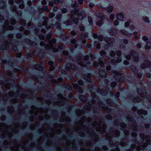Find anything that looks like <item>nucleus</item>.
<instances>
[{
  "label": "nucleus",
  "mask_w": 151,
  "mask_h": 151,
  "mask_svg": "<svg viewBox=\"0 0 151 151\" xmlns=\"http://www.w3.org/2000/svg\"><path fill=\"white\" fill-rule=\"evenodd\" d=\"M94 6V4L93 3L90 2L88 4V6L90 8H93Z\"/></svg>",
  "instance_id": "58"
},
{
  "label": "nucleus",
  "mask_w": 151,
  "mask_h": 151,
  "mask_svg": "<svg viewBox=\"0 0 151 151\" xmlns=\"http://www.w3.org/2000/svg\"><path fill=\"white\" fill-rule=\"evenodd\" d=\"M33 56V53H29L27 54L26 56H24L23 58L27 60L33 61L32 58Z\"/></svg>",
  "instance_id": "10"
},
{
  "label": "nucleus",
  "mask_w": 151,
  "mask_h": 151,
  "mask_svg": "<svg viewBox=\"0 0 151 151\" xmlns=\"http://www.w3.org/2000/svg\"><path fill=\"white\" fill-rule=\"evenodd\" d=\"M55 26L57 28H61V25L60 23L56 22L55 24Z\"/></svg>",
  "instance_id": "53"
},
{
  "label": "nucleus",
  "mask_w": 151,
  "mask_h": 151,
  "mask_svg": "<svg viewBox=\"0 0 151 151\" xmlns=\"http://www.w3.org/2000/svg\"><path fill=\"white\" fill-rule=\"evenodd\" d=\"M60 73L63 75H65L67 74V72L65 70L62 69L60 72Z\"/></svg>",
  "instance_id": "56"
},
{
  "label": "nucleus",
  "mask_w": 151,
  "mask_h": 151,
  "mask_svg": "<svg viewBox=\"0 0 151 151\" xmlns=\"http://www.w3.org/2000/svg\"><path fill=\"white\" fill-rule=\"evenodd\" d=\"M58 7L57 6H54L53 8L52 11L53 12H56L58 11Z\"/></svg>",
  "instance_id": "59"
},
{
  "label": "nucleus",
  "mask_w": 151,
  "mask_h": 151,
  "mask_svg": "<svg viewBox=\"0 0 151 151\" xmlns=\"http://www.w3.org/2000/svg\"><path fill=\"white\" fill-rule=\"evenodd\" d=\"M96 16L100 19H104V14L101 12H96Z\"/></svg>",
  "instance_id": "20"
},
{
  "label": "nucleus",
  "mask_w": 151,
  "mask_h": 151,
  "mask_svg": "<svg viewBox=\"0 0 151 151\" xmlns=\"http://www.w3.org/2000/svg\"><path fill=\"white\" fill-rule=\"evenodd\" d=\"M108 31L110 34L112 36H114L116 35L117 33V30L115 28L109 29Z\"/></svg>",
  "instance_id": "17"
},
{
  "label": "nucleus",
  "mask_w": 151,
  "mask_h": 151,
  "mask_svg": "<svg viewBox=\"0 0 151 151\" xmlns=\"http://www.w3.org/2000/svg\"><path fill=\"white\" fill-rule=\"evenodd\" d=\"M83 55L81 53H80L75 58V60L77 61H80L81 60L83 57Z\"/></svg>",
  "instance_id": "26"
},
{
  "label": "nucleus",
  "mask_w": 151,
  "mask_h": 151,
  "mask_svg": "<svg viewBox=\"0 0 151 151\" xmlns=\"http://www.w3.org/2000/svg\"><path fill=\"white\" fill-rule=\"evenodd\" d=\"M126 119L128 120H129L130 121L132 122L134 124H137L136 122L134 119L133 117L132 116H131L130 119L128 117H127Z\"/></svg>",
  "instance_id": "35"
},
{
  "label": "nucleus",
  "mask_w": 151,
  "mask_h": 151,
  "mask_svg": "<svg viewBox=\"0 0 151 151\" xmlns=\"http://www.w3.org/2000/svg\"><path fill=\"white\" fill-rule=\"evenodd\" d=\"M92 75L91 73H87V76H83V77L85 81L88 83H90L91 78Z\"/></svg>",
  "instance_id": "9"
},
{
  "label": "nucleus",
  "mask_w": 151,
  "mask_h": 151,
  "mask_svg": "<svg viewBox=\"0 0 151 151\" xmlns=\"http://www.w3.org/2000/svg\"><path fill=\"white\" fill-rule=\"evenodd\" d=\"M112 43L111 42H108L107 44H105L104 45L103 47L105 50H107L108 49L109 47L111 46Z\"/></svg>",
  "instance_id": "34"
},
{
  "label": "nucleus",
  "mask_w": 151,
  "mask_h": 151,
  "mask_svg": "<svg viewBox=\"0 0 151 151\" xmlns=\"http://www.w3.org/2000/svg\"><path fill=\"white\" fill-rule=\"evenodd\" d=\"M145 48L146 50H150L151 48V42H147V44L145 46Z\"/></svg>",
  "instance_id": "31"
},
{
  "label": "nucleus",
  "mask_w": 151,
  "mask_h": 151,
  "mask_svg": "<svg viewBox=\"0 0 151 151\" xmlns=\"http://www.w3.org/2000/svg\"><path fill=\"white\" fill-rule=\"evenodd\" d=\"M115 18V15L113 14H111L110 15L109 18L111 21H113Z\"/></svg>",
  "instance_id": "55"
},
{
  "label": "nucleus",
  "mask_w": 151,
  "mask_h": 151,
  "mask_svg": "<svg viewBox=\"0 0 151 151\" xmlns=\"http://www.w3.org/2000/svg\"><path fill=\"white\" fill-rule=\"evenodd\" d=\"M104 39V37L102 35H99L98 40L100 41H102Z\"/></svg>",
  "instance_id": "61"
},
{
  "label": "nucleus",
  "mask_w": 151,
  "mask_h": 151,
  "mask_svg": "<svg viewBox=\"0 0 151 151\" xmlns=\"http://www.w3.org/2000/svg\"><path fill=\"white\" fill-rule=\"evenodd\" d=\"M6 81L7 83H10V84H12V83H15L14 81L12 79H11L10 78H8L6 80Z\"/></svg>",
  "instance_id": "47"
},
{
  "label": "nucleus",
  "mask_w": 151,
  "mask_h": 151,
  "mask_svg": "<svg viewBox=\"0 0 151 151\" xmlns=\"http://www.w3.org/2000/svg\"><path fill=\"white\" fill-rule=\"evenodd\" d=\"M22 35V34L21 33H19L16 34V37L17 38H21Z\"/></svg>",
  "instance_id": "57"
},
{
  "label": "nucleus",
  "mask_w": 151,
  "mask_h": 151,
  "mask_svg": "<svg viewBox=\"0 0 151 151\" xmlns=\"http://www.w3.org/2000/svg\"><path fill=\"white\" fill-rule=\"evenodd\" d=\"M43 19L45 20L43 22V25L44 26H46L47 23V21L48 20L47 17H43Z\"/></svg>",
  "instance_id": "41"
},
{
  "label": "nucleus",
  "mask_w": 151,
  "mask_h": 151,
  "mask_svg": "<svg viewBox=\"0 0 151 151\" xmlns=\"http://www.w3.org/2000/svg\"><path fill=\"white\" fill-rule=\"evenodd\" d=\"M55 16V14L54 12H50L49 13V17L50 18H52L54 17Z\"/></svg>",
  "instance_id": "63"
},
{
  "label": "nucleus",
  "mask_w": 151,
  "mask_h": 151,
  "mask_svg": "<svg viewBox=\"0 0 151 151\" xmlns=\"http://www.w3.org/2000/svg\"><path fill=\"white\" fill-rule=\"evenodd\" d=\"M98 70V73L100 77L102 78H106L107 76V73L105 69L100 68Z\"/></svg>",
  "instance_id": "7"
},
{
  "label": "nucleus",
  "mask_w": 151,
  "mask_h": 151,
  "mask_svg": "<svg viewBox=\"0 0 151 151\" xmlns=\"http://www.w3.org/2000/svg\"><path fill=\"white\" fill-rule=\"evenodd\" d=\"M142 100L141 98L139 96H137L135 98L132 99L133 102L134 103L140 102Z\"/></svg>",
  "instance_id": "28"
},
{
  "label": "nucleus",
  "mask_w": 151,
  "mask_h": 151,
  "mask_svg": "<svg viewBox=\"0 0 151 151\" xmlns=\"http://www.w3.org/2000/svg\"><path fill=\"white\" fill-rule=\"evenodd\" d=\"M117 19L121 21H123L124 19V16L122 12L117 13L116 14Z\"/></svg>",
  "instance_id": "12"
},
{
  "label": "nucleus",
  "mask_w": 151,
  "mask_h": 151,
  "mask_svg": "<svg viewBox=\"0 0 151 151\" xmlns=\"http://www.w3.org/2000/svg\"><path fill=\"white\" fill-rule=\"evenodd\" d=\"M24 40L26 42L33 46H35L37 45V43L36 42L32 41L28 38H26L24 39Z\"/></svg>",
  "instance_id": "14"
},
{
  "label": "nucleus",
  "mask_w": 151,
  "mask_h": 151,
  "mask_svg": "<svg viewBox=\"0 0 151 151\" xmlns=\"http://www.w3.org/2000/svg\"><path fill=\"white\" fill-rule=\"evenodd\" d=\"M115 52L113 50L111 51L110 53V55L112 57H114L115 55Z\"/></svg>",
  "instance_id": "62"
},
{
  "label": "nucleus",
  "mask_w": 151,
  "mask_h": 151,
  "mask_svg": "<svg viewBox=\"0 0 151 151\" xmlns=\"http://www.w3.org/2000/svg\"><path fill=\"white\" fill-rule=\"evenodd\" d=\"M107 102L110 104L112 106L114 104V101L111 99L108 98L106 99Z\"/></svg>",
  "instance_id": "32"
},
{
  "label": "nucleus",
  "mask_w": 151,
  "mask_h": 151,
  "mask_svg": "<svg viewBox=\"0 0 151 151\" xmlns=\"http://www.w3.org/2000/svg\"><path fill=\"white\" fill-rule=\"evenodd\" d=\"M61 11L63 13H67V9L66 8L63 7L61 9Z\"/></svg>",
  "instance_id": "54"
},
{
  "label": "nucleus",
  "mask_w": 151,
  "mask_h": 151,
  "mask_svg": "<svg viewBox=\"0 0 151 151\" xmlns=\"http://www.w3.org/2000/svg\"><path fill=\"white\" fill-rule=\"evenodd\" d=\"M58 50L57 48H55L52 49V50L53 51L55 52H62L63 50V44H61L58 47Z\"/></svg>",
  "instance_id": "11"
},
{
  "label": "nucleus",
  "mask_w": 151,
  "mask_h": 151,
  "mask_svg": "<svg viewBox=\"0 0 151 151\" xmlns=\"http://www.w3.org/2000/svg\"><path fill=\"white\" fill-rule=\"evenodd\" d=\"M79 27L81 31H85V28L84 26L82 25H80L79 26Z\"/></svg>",
  "instance_id": "49"
},
{
  "label": "nucleus",
  "mask_w": 151,
  "mask_h": 151,
  "mask_svg": "<svg viewBox=\"0 0 151 151\" xmlns=\"http://www.w3.org/2000/svg\"><path fill=\"white\" fill-rule=\"evenodd\" d=\"M13 42H14L15 43H18V40L16 39H14L12 40V42L11 43L7 41H6V42H5V43H7V44H14L13 43Z\"/></svg>",
  "instance_id": "46"
},
{
  "label": "nucleus",
  "mask_w": 151,
  "mask_h": 151,
  "mask_svg": "<svg viewBox=\"0 0 151 151\" xmlns=\"http://www.w3.org/2000/svg\"><path fill=\"white\" fill-rule=\"evenodd\" d=\"M142 20L145 22L149 23L150 22V21L148 17H143L142 18Z\"/></svg>",
  "instance_id": "40"
},
{
  "label": "nucleus",
  "mask_w": 151,
  "mask_h": 151,
  "mask_svg": "<svg viewBox=\"0 0 151 151\" xmlns=\"http://www.w3.org/2000/svg\"><path fill=\"white\" fill-rule=\"evenodd\" d=\"M12 49L14 51H18V48L16 46H12Z\"/></svg>",
  "instance_id": "51"
},
{
  "label": "nucleus",
  "mask_w": 151,
  "mask_h": 151,
  "mask_svg": "<svg viewBox=\"0 0 151 151\" xmlns=\"http://www.w3.org/2000/svg\"><path fill=\"white\" fill-rule=\"evenodd\" d=\"M34 88L35 89V90H34L33 91H28L27 92V93L29 94H36V91H37L38 89H42L43 91H46V88L45 86H42L41 88L38 86H37L36 87H35Z\"/></svg>",
  "instance_id": "5"
},
{
  "label": "nucleus",
  "mask_w": 151,
  "mask_h": 151,
  "mask_svg": "<svg viewBox=\"0 0 151 151\" xmlns=\"http://www.w3.org/2000/svg\"><path fill=\"white\" fill-rule=\"evenodd\" d=\"M120 32L122 35L126 36L127 37H129L132 35V34L129 33L124 29H121L119 31Z\"/></svg>",
  "instance_id": "13"
},
{
  "label": "nucleus",
  "mask_w": 151,
  "mask_h": 151,
  "mask_svg": "<svg viewBox=\"0 0 151 151\" xmlns=\"http://www.w3.org/2000/svg\"><path fill=\"white\" fill-rule=\"evenodd\" d=\"M103 63V61L102 60H99L98 62H96L93 64V66L95 67H98L99 66H101V65Z\"/></svg>",
  "instance_id": "24"
},
{
  "label": "nucleus",
  "mask_w": 151,
  "mask_h": 151,
  "mask_svg": "<svg viewBox=\"0 0 151 151\" xmlns=\"http://www.w3.org/2000/svg\"><path fill=\"white\" fill-rule=\"evenodd\" d=\"M80 9L78 7L74 9H71L70 10V12L71 14L75 13L80 19L82 20L86 17V12L84 11H80Z\"/></svg>",
  "instance_id": "1"
},
{
  "label": "nucleus",
  "mask_w": 151,
  "mask_h": 151,
  "mask_svg": "<svg viewBox=\"0 0 151 151\" xmlns=\"http://www.w3.org/2000/svg\"><path fill=\"white\" fill-rule=\"evenodd\" d=\"M40 12L42 13L44 11H48V8L47 6H44L42 7L38 8Z\"/></svg>",
  "instance_id": "23"
},
{
  "label": "nucleus",
  "mask_w": 151,
  "mask_h": 151,
  "mask_svg": "<svg viewBox=\"0 0 151 151\" xmlns=\"http://www.w3.org/2000/svg\"><path fill=\"white\" fill-rule=\"evenodd\" d=\"M86 37L85 34H81L80 35V38L81 40H86Z\"/></svg>",
  "instance_id": "37"
},
{
  "label": "nucleus",
  "mask_w": 151,
  "mask_h": 151,
  "mask_svg": "<svg viewBox=\"0 0 151 151\" xmlns=\"http://www.w3.org/2000/svg\"><path fill=\"white\" fill-rule=\"evenodd\" d=\"M103 9L106 10V11L109 13L112 12L113 10L114 7L113 5H110L106 7L103 8Z\"/></svg>",
  "instance_id": "15"
},
{
  "label": "nucleus",
  "mask_w": 151,
  "mask_h": 151,
  "mask_svg": "<svg viewBox=\"0 0 151 151\" xmlns=\"http://www.w3.org/2000/svg\"><path fill=\"white\" fill-rule=\"evenodd\" d=\"M129 68L131 69L132 71L135 73H137L138 72V70L137 68L135 66L132 65L130 66Z\"/></svg>",
  "instance_id": "21"
},
{
  "label": "nucleus",
  "mask_w": 151,
  "mask_h": 151,
  "mask_svg": "<svg viewBox=\"0 0 151 151\" xmlns=\"http://www.w3.org/2000/svg\"><path fill=\"white\" fill-rule=\"evenodd\" d=\"M71 6L74 9L79 7L78 4L76 1H74L73 4H71Z\"/></svg>",
  "instance_id": "33"
},
{
  "label": "nucleus",
  "mask_w": 151,
  "mask_h": 151,
  "mask_svg": "<svg viewBox=\"0 0 151 151\" xmlns=\"http://www.w3.org/2000/svg\"><path fill=\"white\" fill-rule=\"evenodd\" d=\"M144 63L147 64L149 68H151V62L150 60L147 59L146 60L144 61Z\"/></svg>",
  "instance_id": "39"
},
{
  "label": "nucleus",
  "mask_w": 151,
  "mask_h": 151,
  "mask_svg": "<svg viewBox=\"0 0 151 151\" xmlns=\"http://www.w3.org/2000/svg\"><path fill=\"white\" fill-rule=\"evenodd\" d=\"M142 39L147 44V42H148V41L149 40L148 37L147 36L145 35L143 36Z\"/></svg>",
  "instance_id": "44"
},
{
  "label": "nucleus",
  "mask_w": 151,
  "mask_h": 151,
  "mask_svg": "<svg viewBox=\"0 0 151 151\" xmlns=\"http://www.w3.org/2000/svg\"><path fill=\"white\" fill-rule=\"evenodd\" d=\"M116 63V60L114 59H112L109 62V64H111L112 65H114Z\"/></svg>",
  "instance_id": "52"
},
{
  "label": "nucleus",
  "mask_w": 151,
  "mask_h": 151,
  "mask_svg": "<svg viewBox=\"0 0 151 151\" xmlns=\"http://www.w3.org/2000/svg\"><path fill=\"white\" fill-rule=\"evenodd\" d=\"M5 56L7 57V58L9 59L7 60H3L2 59H1V61L4 64H5L6 63L9 64V67L11 68H12L13 67V65H14L16 64L15 62H13L12 61L14 60L13 59L10 58L7 52L6 53Z\"/></svg>",
  "instance_id": "3"
},
{
  "label": "nucleus",
  "mask_w": 151,
  "mask_h": 151,
  "mask_svg": "<svg viewBox=\"0 0 151 151\" xmlns=\"http://www.w3.org/2000/svg\"><path fill=\"white\" fill-rule=\"evenodd\" d=\"M119 23V22L117 20H115L114 21V26H117L118 25Z\"/></svg>",
  "instance_id": "64"
},
{
  "label": "nucleus",
  "mask_w": 151,
  "mask_h": 151,
  "mask_svg": "<svg viewBox=\"0 0 151 151\" xmlns=\"http://www.w3.org/2000/svg\"><path fill=\"white\" fill-rule=\"evenodd\" d=\"M88 20L90 24L92 25L93 24V20L92 18L90 16L88 17Z\"/></svg>",
  "instance_id": "42"
},
{
  "label": "nucleus",
  "mask_w": 151,
  "mask_h": 151,
  "mask_svg": "<svg viewBox=\"0 0 151 151\" xmlns=\"http://www.w3.org/2000/svg\"><path fill=\"white\" fill-rule=\"evenodd\" d=\"M63 87L69 91H71L73 89L72 86L69 84H67L66 86L63 85Z\"/></svg>",
  "instance_id": "27"
},
{
  "label": "nucleus",
  "mask_w": 151,
  "mask_h": 151,
  "mask_svg": "<svg viewBox=\"0 0 151 151\" xmlns=\"http://www.w3.org/2000/svg\"><path fill=\"white\" fill-rule=\"evenodd\" d=\"M34 68L38 70H42L43 69L42 65L39 64H35L34 65Z\"/></svg>",
  "instance_id": "19"
},
{
  "label": "nucleus",
  "mask_w": 151,
  "mask_h": 151,
  "mask_svg": "<svg viewBox=\"0 0 151 151\" xmlns=\"http://www.w3.org/2000/svg\"><path fill=\"white\" fill-rule=\"evenodd\" d=\"M140 91L141 92H143L144 91V92L143 93V95L144 96H146L147 95V92L146 91L145 89H143L142 88H138L137 90V92L138 94H139L140 93H139Z\"/></svg>",
  "instance_id": "25"
},
{
  "label": "nucleus",
  "mask_w": 151,
  "mask_h": 151,
  "mask_svg": "<svg viewBox=\"0 0 151 151\" xmlns=\"http://www.w3.org/2000/svg\"><path fill=\"white\" fill-rule=\"evenodd\" d=\"M132 20L130 19H129L127 20V22H126L124 23V26L126 27H129L130 24L132 22Z\"/></svg>",
  "instance_id": "30"
},
{
  "label": "nucleus",
  "mask_w": 151,
  "mask_h": 151,
  "mask_svg": "<svg viewBox=\"0 0 151 151\" xmlns=\"http://www.w3.org/2000/svg\"><path fill=\"white\" fill-rule=\"evenodd\" d=\"M44 49L42 48L40 50V51H39L38 52V54L40 57L43 56V55H44Z\"/></svg>",
  "instance_id": "45"
},
{
  "label": "nucleus",
  "mask_w": 151,
  "mask_h": 151,
  "mask_svg": "<svg viewBox=\"0 0 151 151\" xmlns=\"http://www.w3.org/2000/svg\"><path fill=\"white\" fill-rule=\"evenodd\" d=\"M48 64L50 66H54V62L52 60H50L48 62Z\"/></svg>",
  "instance_id": "60"
},
{
  "label": "nucleus",
  "mask_w": 151,
  "mask_h": 151,
  "mask_svg": "<svg viewBox=\"0 0 151 151\" xmlns=\"http://www.w3.org/2000/svg\"><path fill=\"white\" fill-rule=\"evenodd\" d=\"M113 73L114 75V78L116 81V83L120 82V76L122 75V73L116 71H114Z\"/></svg>",
  "instance_id": "4"
},
{
  "label": "nucleus",
  "mask_w": 151,
  "mask_h": 151,
  "mask_svg": "<svg viewBox=\"0 0 151 151\" xmlns=\"http://www.w3.org/2000/svg\"><path fill=\"white\" fill-rule=\"evenodd\" d=\"M79 20H80L78 17V18H76L73 22L75 24H77L78 23Z\"/></svg>",
  "instance_id": "50"
},
{
  "label": "nucleus",
  "mask_w": 151,
  "mask_h": 151,
  "mask_svg": "<svg viewBox=\"0 0 151 151\" xmlns=\"http://www.w3.org/2000/svg\"><path fill=\"white\" fill-rule=\"evenodd\" d=\"M132 56L133 61L135 63H138L139 60V58L138 53L134 50H132L130 51L129 54L126 56V59L127 60H130L131 57Z\"/></svg>",
  "instance_id": "2"
},
{
  "label": "nucleus",
  "mask_w": 151,
  "mask_h": 151,
  "mask_svg": "<svg viewBox=\"0 0 151 151\" xmlns=\"http://www.w3.org/2000/svg\"><path fill=\"white\" fill-rule=\"evenodd\" d=\"M104 19H99L96 23V25L98 26L101 25L102 24L103 20Z\"/></svg>",
  "instance_id": "38"
},
{
  "label": "nucleus",
  "mask_w": 151,
  "mask_h": 151,
  "mask_svg": "<svg viewBox=\"0 0 151 151\" xmlns=\"http://www.w3.org/2000/svg\"><path fill=\"white\" fill-rule=\"evenodd\" d=\"M72 64L70 63H68L66 64V65L65 66V69L66 70H69L70 68L68 66H71Z\"/></svg>",
  "instance_id": "43"
},
{
  "label": "nucleus",
  "mask_w": 151,
  "mask_h": 151,
  "mask_svg": "<svg viewBox=\"0 0 151 151\" xmlns=\"http://www.w3.org/2000/svg\"><path fill=\"white\" fill-rule=\"evenodd\" d=\"M89 58V56L88 55H85L84 57V63L87 65H89L91 64V61L88 60Z\"/></svg>",
  "instance_id": "16"
},
{
  "label": "nucleus",
  "mask_w": 151,
  "mask_h": 151,
  "mask_svg": "<svg viewBox=\"0 0 151 151\" xmlns=\"http://www.w3.org/2000/svg\"><path fill=\"white\" fill-rule=\"evenodd\" d=\"M90 57L92 60H94L96 59V53L95 52H90L89 53Z\"/></svg>",
  "instance_id": "29"
},
{
  "label": "nucleus",
  "mask_w": 151,
  "mask_h": 151,
  "mask_svg": "<svg viewBox=\"0 0 151 151\" xmlns=\"http://www.w3.org/2000/svg\"><path fill=\"white\" fill-rule=\"evenodd\" d=\"M79 99L82 102H86L88 101V99L83 95H81L79 96Z\"/></svg>",
  "instance_id": "22"
},
{
  "label": "nucleus",
  "mask_w": 151,
  "mask_h": 151,
  "mask_svg": "<svg viewBox=\"0 0 151 151\" xmlns=\"http://www.w3.org/2000/svg\"><path fill=\"white\" fill-rule=\"evenodd\" d=\"M59 37L63 41H64L65 42H66L68 40H71V39H70V37L69 36L66 35L63 32H62V33L59 35Z\"/></svg>",
  "instance_id": "8"
},
{
  "label": "nucleus",
  "mask_w": 151,
  "mask_h": 151,
  "mask_svg": "<svg viewBox=\"0 0 151 151\" xmlns=\"http://www.w3.org/2000/svg\"><path fill=\"white\" fill-rule=\"evenodd\" d=\"M117 84V83L115 81H114L110 84V86L112 88H114Z\"/></svg>",
  "instance_id": "48"
},
{
  "label": "nucleus",
  "mask_w": 151,
  "mask_h": 151,
  "mask_svg": "<svg viewBox=\"0 0 151 151\" xmlns=\"http://www.w3.org/2000/svg\"><path fill=\"white\" fill-rule=\"evenodd\" d=\"M142 135H140V137L142 139H146L148 140L150 138V137L149 135H146L145 136L144 134H142Z\"/></svg>",
  "instance_id": "36"
},
{
  "label": "nucleus",
  "mask_w": 151,
  "mask_h": 151,
  "mask_svg": "<svg viewBox=\"0 0 151 151\" xmlns=\"http://www.w3.org/2000/svg\"><path fill=\"white\" fill-rule=\"evenodd\" d=\"M13 87L17 88L18 90L16 93L15 94L13 95L12 96L13 97H14V98L15 99H18L17 98V97H18V95L19 94L20 92H22V89L21 87H19L18 85L17 84L15 85Z\"/></svg>",
  "instance_id": "6"
},
{
  "label": "nucleus",
  "mask_w": 151,
  "mask_h": 151,
  "mask_svg": "<svg viewBox=\"0 0 151 151\" xmlns=\"http://www.w3.org/2000/svg\"><path fill=\"white\" fill-rule=\"evenodd\" d=\"M97 89L98 90L97 92L99 93L102 96H106L108 94V92L104 89L101 90H100L99 88H98Z\"/></svg>",
  "instance_id": "18"
}]
</instances>
